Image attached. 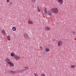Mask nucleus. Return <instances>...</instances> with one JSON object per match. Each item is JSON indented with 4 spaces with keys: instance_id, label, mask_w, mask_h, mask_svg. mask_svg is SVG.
<instances>
[{
    "instance_id": "nucleus-1",
    "label": "nucleus",
    "mask_w": 76,
    "mask_h": 76,
    "mask_svg": "<svg viewBox=\"0 0 76 76\" xmlns=\"http://www.w3.org/2000/svg\"><path fill=\"white\" fill-rule=\"evenodd\" d=\"M51 12L52 13H54L57 14V13H58V10L56 7L53 8L51 9Z\"/></svg>"
},
{
    "instance_id": "nucleus-2",
    "label": "nucleus",
    "mask_w": 76,
    "mask_h": 76,
    "mask_svg": "<svg viewBox=\"0 0 76 76\" xmlns=\"http://www.w3.org/2000/svg\"><path fill=\"white\" fill-rule=\"evenodd\" d=\"M62 44H63V42L61 41H58V46L60 47V46H61V45H62Z\"/></svg>"
},
{
    "instance_id": "nucleus-3",
    "label": "nucleus",
    "mask_w": 76,
    "mask_h": 76,
    "mask_svg": "<svg viewBox=\"0 0 76 76\" xmlns=\"http://www.w3.org/2000/svg\"><path fill=\"white\" fill-rule=\"evenodd\" d=\"M14 58L15 60H19L20 58V56H15L14 57Z\"/></svg>"
},
{
    "instance_id": "nucleus-4",
    "label": "nucleus",
    "mask_w": 76,
    "mask_h": 76,
    "mask_svg": "<svg viewBox=\"0 0 76 76\" xmlns=\"http://www.w3.org/2000/svg\"><path fill=\"white\" fill-rule=\"evenodd\" d=\"M5 61L6 63L8 64H9V63H10L11 62L10 59H9L8 58H7L6 59Z\"/></svg>"
},
{
    "instance_id": "nucleus-5",
    "label": "nucleus",
    "mask_w": 76,
    "mask_h": 76,
    "mask_svg": "<svg viewBox=\"0 0 76 76\" xmlns=\"http://www.w3.org/2000/svg\"><path fill=\"white\" fill-rule=\"evenodd\" d=\"M58 2L60 4H63V0H57Z\"/></svg>"
},
{
    "instance_id": "nucleus-6",
    "label": "nucleus",
    "mask_w": 76,
    "mask_h": 76,
    "mask_svg": "<svg viewBox=\"0 0 76 76\" xmlns=\"http://www.w3.org/2000/svg\"><path fill=\"white\" fill-rule=\"evenodd\" d=\"M8 64L10 65V67H13L14 66V64H13L12 63L11 61Z\"/></svg>"
},
{
    "instance_id": "nucleus-7",
    "label": "nucleus",
    "mask_w": 76,
    "mask_h": 76,
    "mask_svg": "<svg viewBox=\"0 0 76 76\" xmlns=\"http://www.w3.org/2000/svg\"><path fill=\"white\" fill-rule=\"evenodd\" d=\"M24 35L26 39H29V37L26 33H24Z\"/></svg>"
},
{
    "instance_id": "nucleus-8",
    "label": "nucleus",
    "mask_w": 76,
    "mask_h": 76,
    "mask_svg": "<svg viewBox=\"0 0 76 76\" xmlns=\"http://www.w3.org/2000/svg\"><path fill=\"white\" fill-rule=\"evenodd\" d=\"M8 72H9L10 73H12V74H14V73H16L15 71H12L9 70L8 71Z\"/></svg>"
},
{
    "instance_id": "nucleus-9",
    "label": "nucleus",
    "mask_w": 76,
    "mask_h": 76,
    "mask_svg": "<svg viewBox=\"0 0 76 76\" xmlns=\"http://www.w3.org/2000/svg\"><path fill=\"white\" fill-rule=\"evenodd\" d=\"M28 23L29 24H33V22L31 20H29L28 21Z\"/></svg>"
},
{
    "instance_id": "nucleus-10",
    "label": "nucleus",
    "mask_w": 76,
    "mask_h": 76,
    "mask_svg": "<svg viewBox=\"0 0 76 76\" xmlns=\"http://www.w3.org/2000/svg\"><path fill=\"white\" fill-rule=\"evenodd\" d=\"M45 50L47 52H49L50 51V49L48 48H46Z\"/></svg>"
},
{
    "instance_id": "nucleus-11",
    "label": "nucleus",
    "mask_w": 76,
    "mask_h": 76,
    "mask_svg": "<svg viewBox=\"0 0 76 76\" xmlns=\"http://www.w3.org/2000/svg\"><path fill=\"white\" fill-rule=\"evenodd\" d=\"M37 9H38V12H41V10H40V9H39V6H37Z\"/></svg>"
},
{
    "instance_id": "nucleus-12",
    "label": "nucleus",
    "mask_w": 76,
    "mask_h": 76,
    "mask_svg": "<svg viewBox=\"0 0 76 76\" xmlns=\"http://www.w3.org/2000/svg\"><path fill=\"white\" fill-rule=\"evenodd\" d=\"M12 29L13 31H15L16 30V28L15 27H13L12 28Z\"/></svg>"
},
{
    "instance_id": "nucleus-13",
    "label": "nucleus",
    "mask_w": 76,
    "mask_h": 76,
    "mask_svg": "<svg viewBox=\"0 0 76 76\" xmlns=\"http://www.w3.org/2000/svg\"><path fill=\"white\" fill-rule=\"evenodd\" d=\"M2 32L3 34V35H5L6 33H5V31L4 30H3L2 31Z\"/></svg>"
},
{
    "instance_id": "nucleus-14",
    "label": "nucleus",
    "mask_w": 76,
    "mask_h": 76,
    "mask_svg": "<svg viewBox=\"0 0 76 76\" xmlns=\"http://www.w3.org/2000/svg\"><path fill=\"white\" fill-rule=\"evenodd\" d=\"M7 39L8 40H10V36H7Z\"/></svg>"
},
{
    "instance_id": "nucleus-15",
    "label": "nucleus",
    "mask_w": 76,
    "mask_h": 76,
    "mask_svg": "<svg viewBox=\"0 0 76 76\" xmlns=\"http://www.w3.org/2000/svg\"><path fill=\"white\" fill-rule=\"evenodd\" d=\"M10 55H11V56H12V57H13V56H15V53H12L10 54Z\"/></svg>"
},
{
    "instance_id": "nucleus-16",
    "label": "nucleus",
    "mask_w": 76,
    "mask_h": 76,
    "mask_svg": "<svg viewBox=\"0 0 76 76\" xmlns=\"http://www.w3.org/2000/svg\"><path fill=\"white\" fill-rule=\"evenodd\" d=\"M31 2H32V3H35V0H31Z\"/></svg>"
},
{
    "instance_id": "nucleus-17",
    "label": "nucleus",
    "mask_w": 76,
    "mask_h": 76,
    "mask_svg": "<svg viewBox=\"0 0 76 76\" xmlns=\"http://www.w3.org/2000/svg\"><path fill=\"white\" fill-rule=\"evenodd\" d=\"M48 15H50V16H51V13L50 12H48Z\"/></svg>"
},
{
    "instance_id": "nucleus-18",
    "label": "nucleus",
    "mask_w": 76,
    "mask_h": 76,
    "mask_svg": "<svg viewBox=\"0 0 76 76\" xmlns=\"http://www.w3.org/2000/svg\"><path fill=\"white\" fill-rule=\"evenodd\" d=\"M46 29H47V30H48L49 31V30H50V28L48 27H46Z\"/></svg>"
},
{
    "instance_id": "nucleus-19",
    "label": "nucleus",
    "mask_w": 76,
    "mask_h": 76,
    "mask_svg": "<svg viewBox=\"0 0 76 76\" xmlns=\"http://www.w3.org/2000/svg\"><path fill=\"white\" fill-rule=\"evenodd\" d=\"M75 65H72L71 66V68H75Z\"/></svg>"
},
{
    "instance_id": "nucleus-20",
    "label": "nucleus",
    "mask_w": 76,
    "mask_h": 76,
    "mask_svg": "<svg viewBox=\"0 0 76 76\" xmlns=\"http://www.w3.org/2000/svg\"><path fill=\"white\" fill-rule=\"evenodd\" d=\"M34 76H38V75L36 73H34Z\"/></svg>"
},
{
    "instance_id": "nucleus-21",
    "label": "nucleus",
    "mask_w": 76,
    "mask_h": 76,
    "mask_svg": "<svg viewBox=\"0 0 76 76\" xmlns=\"http://www.w3.org/2000/svg\"><path fill=\"white\" fill-rule=\"evenodd\" d=\"M47 12V9L46 8H45L44 12Z\"/></svg>"
},
{
    "instance_id": "nucleus-22",
    "label": "nucleus",
    "mask_w": 76,
    "mask_h": 76,
    "mask_svg": "<svg viewBox=\"0 0 76 76\" xmlns=\"http://www.w3.org/2000/svg\"><path fill=\"white\" fill-rule=\"evenodd\" d=\"M18 72L19 73H22V70H20V71H19Z\"/></svg>"
},
{
    "instance_id": "nucleus-23",
    "label": "nucleus",
    "mask_w": 76,
    "mask_h": 76,
    "mask_svg": "<svg viewBox=\"0 0 76 76\" xmlns=\"http://www.w3.org/2000/svg\"><path fill=\"white\" fill-rule=\"evenodd\" d=\"M72 34L73 35H75V33L74 32H73L72 33Z\"/></svg>"
},
{
    "instance_id": "nucleus-24",
    "label": "nucleus",
    "mask_w": 76,
    "mask_h": 76,
    "mask_svg": "<svg viewBox=\"0 0 76 76\" xmlns=\"http://www.w3.org/2000/svg\"><path fill=\"white\" fill-rule=\"evenodd\" d=\"M26 70V69H24L22 70H22V72H24V71H25Z\"/></svg>"
},
{
    "instance_id": "nucleus-25",
    "label": "nucleus",
    "mask_w": 76,
    "mask_h": 76,
    "mask_svg": "<svg viewBox=\"0 0 76 76\" xmlns=\"http://www.w3.org/2000/svg\"><path fill=\"white\" fill-rule=\"evenodd\" d=\"M47 12H45V15H47Z\"/></svg>"
},
{
    "instance_id": "nucleus-26",
    "label": "nucleus",
    "mask_w": 76,
    "mask_h": 76,
    "mask_svg": "<svg viewBox=\"0 0 76 76\" xmlns=\"http://www.w3.org/2000/svg\"><path fill=\"white\" fill-rule=\"evenodd\" d=\"M10 1V0H7V2H9Z\"/></svg>"
},
{
    "instance_id": "nucleus-27",
    "label": "nucleus",
    "mask_w": 76,
    "mask_h": 76,
    "mask_svg": "<svg viewBox=\"0 0 76 76\" xmlns=\"http://www.w3.org/2000/svg\"><path fill=\"white\" fill-rule=\"evenodd\" d=\"M25 69H29V67H25Z\"/></svg>"
},
{
    "instance_id": "nucleus-28",
    "label": "nucleus",
    "mask_w": 76,
    "mask_h": 76,
    "mask_svg": "<svg viewBox=\"0 0 76 76\" xmlns=\"http://www.w3.org/2000/svg\"><path fill=\"white\" fill-rule=\"evenodd\" d=\"M10 5H12V3H10Z\"/></svg>"
},
{
    "instance_id": "nucleus-29",
    "label": "nucleus",
    "mask_w": 76,
    "mask_h": 76,
    "mask_svg": "<svg viewBox=\"0 0 76 76\" xmlns=\"http://www.w3.org/2000/svg\"><path fill=\"white\" fill-rule=\"evenodd\" d=\"M35 0L36 1V0Z\"/></svg>"
}]
</instances>
